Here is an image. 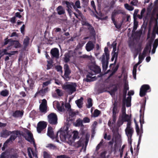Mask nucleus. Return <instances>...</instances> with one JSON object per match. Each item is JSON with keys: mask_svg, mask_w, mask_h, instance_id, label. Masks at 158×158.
<instances>
[{"mask_svg": "<svg viewBox=\"0 0 158 158\" xmlns=\"http://www.w3.org/2000/svg\"><path fill=\"white\" fill-rule=\"evenodd\" d=\"M46 147L49 148L50 149L56 150L57 149V147L52 143H49L48 144Z\"/></svg>", "mask_w": 158, "mask_h": 158, "instance_id": "nucleus-41", "label": "nucleus"}, {"mask_svg": "<svg viewBox=\"0 0 158 158\" xmlns=\"http://www.w3.org/2000/svg\"><path fill=\"white\" fill-rule=\"evenodd\" d=\"M81 7L80 1H77L75 3V5H74L73 8L76 9L77 8H80Z\"/></svg>", "mask_w": 158, "mask_h": 158, "instance_id": "nucleus-43", "label": "nucleus"}, {"mask_svg": "<svg viewBox=\"0 0 158 158\" xmlns=\"http://www.w3.org/2000/svg\"><path fill=\"white\" fill-rule=\"evenodd\" d=\"M40 105L47 106V101L45 99H43L42 100V102Z\"/></svg>", "mask_w": 158, "mask_h": 158, "instance_id": "nucleus-63", "label": "nucleus"}, {"mask_svg": "<svg viewBox=\"0 0 158 158\" xmlns=\"http://www.w3.org/2000/svg\"><path fill=\"white\" fill-rule=\"evenodd\" d=\"M83 100V98L81 97L80 99H78L75 101L78 107L80 108H81L82 107Z\"/></svg>", "mask_w": 158, "mask_h": 158, "instance_id": "nucleus-27", "label": "nucleus"}, {"mask_svg": "<svg viewBox=\"0 0 158 158\" xmlns=\"http://www.w3.org/2000/svg\"><path fill=\"white\" fill-rule=\"evenodd\" d=\"M124 6L125 9L127 10H133L134 9V7L132 6H130L127 3L124 4Z\"/></svg>", "mask_w": 158, "mask_h": 158, "instance_id": "nucleus-47", "label": "nucleus"}, {"mask_svg": "<svg viewBox=\"0 0 158 158\" xmlns=\"http://www.w3.org/2000/svg\"><path fill=\"white\" fill-rule=\"evenodd\" d=\"M95 45L91 41H89L86 44L85 48L87 52H90L94 48Z\"/></svg>", "mask_w": 158, "mask_h": 158, "instance_id": "nucleus-16", "label": "nucleus"}, {"mask_svg": "<svg viewBox=\"0 0 158 158\" xmlns=\"http://www.w3.org/2000/svg\"><path fill=\"white\" fill-rule=\"evenodd\" d=\"M44 158H51V156L47 152L44 151L43 152Z\"/></svg>", "mask_w": 158, "mask_h": 158, "instance_id": "nucleus-49", "label": "nucleus"}, {"mask_svg": "<svg viewBox=\"0 0 158 158\" xmlns=\"http://www.w3.org/2000/svg\"><path fill=\"white\" fill-rule=\"evenodd\" d=\"M78 136V133L77 131H75L73 135V139H77Z\"/></svg>", "mask_w": 158, "mask_h": 158, "instance_id": "nucleus-58", "label": "nucleus"}, {"mask_svg": "<svg viewBox=\"0 0 158 158\" xmlns=\"http://www.w3.org/2000/svg\"><path fill=\"white\" fill-rule=\"evenodd\" d=\"M60 132V137L61 140H65L66 139V131H59Z\"/></svg>", "mask_w": 158, "mask_h": 158, "instance_id": "nucleus-25", "label": "nucleus"}, {"mask_svg": "<svg viewBox=\"0 0 158 158\" xmlns=\"http://www.w3.org/2000/svg\"><path fill=\"white\" fill-rule=\"evenodd\" d=\"M59 133V131H58L56 135H54L53 132L52 130V127H49L48 129L47 135L52 139H55L56 140L58 139V134Z\"/></svg>", "mask_w": 158, "mask_h": 158, "instance_id": "nucleus-13", "label": "nucleus"}, {"mask_svg": "<svg viewBox=\"0 0 158 158\" xmlns=\"http://www.w3.org/2000/svg\"><path fill=\"white\" fill-rule=\"evenodd\" d=\"M63 4H66L69 10H71L72 9V7H73V3L72 2H69L66 1H64L62 2Z\"/></svg>", "mask_w": 158, "mask_h": 158, "instance_id": "nucleus-23", "label": "nucleus"}, {"mask_svg": "<svg viewBox=\"0 0 158 158\" xmlns=\"http://www.w3.org/2000/svg\"><path fill=\"white\" fill-rule=\"evenodd\" d=\"M122 119L123 120L124 122H127L130 121L131 120V117L128 114H127L126 112H124V114H123L122 116Z\"/></svg>", "mask_w": 158, "mask_h": 158, "instance_id": "nucleus-29", "label": "nucleus"}, {"mask_svg": "<svg viewBox=\"0 0 158 158\" xmlns=\"http://www.w3.org/2000/svg\"><path fill=\"white\" fill-rule=\"evenodd\" d=\"M56 158H70V157L67 155H64L60 156H57Z\"/></svg>", "mask_w": 158, "mask_h": 158, "instance_id": "nucleus-64", "label": "nucleus"}, {"mask_svg": "<svg viewBox=\"0 0 158 158\" xmlns=\"http://www.w3.org/2000/svg\"><path fill=\"white\" fill-rule=\"evenodd\" d=\"M156 10H141V15H138L137 17L139 19H141L143 17L145 20H148L150 19H152L156 14Z\"/></svg>", "mask_w": 158, "mask_h": 158, "instance_id": "nucleus-1", "label": "nucleus"}, {"mask_svg": "<svg viewBox=\"0 0 158 158\" xmlns=\"http://www.w3.org/2000/svg\"><path fill=\"white\" fill-rule=\"evenodd\" d=\"M101 113V111L98 109H96L94 111L93 116L94 117H98Z\"/></svg>", "mask_w": 158, "mask_h": 158, "instance_id": "nucleus-44", "label": "nucleus"}, {"mask_svg": "<svg viewBox=\"0 0 158 158\" xmlns=\"http://www.w3.org/2000/svg\"><path fill=\"white\" fill-rule=\"evenodd\" d=\"M27 133L28 135V137L25 135V134L23 133L21 134H20V133L19 135L23 137L26 140L30 143H31L32 141L34 140L32 134L28 130H27Z\"/></svg>", "mask_w": 158, "mask_h": 158, "instance_id": "nucleus-10", "label": "nucleus"}, {"mask_svg": "<svg viewBox=\"0 0 158 158\" xmlns=\"http://www.w3.org/2000/svg\"><path fill=\"white\" fill-rule=\"evenodd\" d=\"M39 109L41 112L46 113L47 111V106L40 105Z\"/></svg>", "mask_w": 158, "mask_h": 158, "instance_id": "nucleus-34", "label": "nucleus"}, {"mask_svg": "<svg viewBox=\"0 0 158 158\" xmlns=\"http://www.w3.org/2000/svg\"><path fill=\"white\" fill-rule=\"evenodd\" d=\"M56 93L57 94V95L59 96H62L63 94L61 93V90L58 89H56Z\"/></svg>", "mask_w": 158, "mask_h": 158, "instance_id": "nucleus-57", "label": "nucleus"}, {"mask_svg": "<svg viewBox=\"0 0 158 158\" xmlns=\"http://www.w3.org/2000/svg\"><path fill=\"white\" fill-rule=\"evenodd\" d=\"M50 53L52 57L58 58L59 57V51L58 48H54L52 49L50 52Z\"/></svg>", "mask_w": 158, "mask_h": 158, "instance_id": "nucleus-17", "label": "nucleus"}, {"mask_svg": "<svg viewBox=\"0 0 158 158\" xmlns=\"http://www.w3.org/2000/svg\"><path fill=\"white\" fill-rule=\"evenodd\" d=\"M122 10H114V12H113L111 15V19L113 22L115 21V18L119 14L121 13L123 15L125 14V13L124 12L121 11Z\"/></svg>", "mask_w": 158, "mask_h": 158, "instance_id": "nucleus-18", "label": "nucleus"}, {"mask_svg": "<svg viewBox=\"0 0 158 158\" xmlns=\"http://www.w3.org/2000/svg\"><path fill=\"white\" fill-rule=\"evenodd\" d=\"M30 40V38L27 36H26V38L24 39L23 42L24 49H25L28 45Z\"/></svg>", "mask_w": 158, "mask_h": 158, "instance_id": "nucleus-21", "label": "nucleus"}, {"mask_svg": "<svg viewBox=\"0 0 158 158\" xmlns=\"http://www.w3.org/2000/svg\"><path fill=\"white\" fill-rule=\"evenodd\" d=\"M47 62V70H48L51 68L52 66V62L48 61Z\"/></svg>", "mask_w": 158, "mask_h": 158, "instance_id": "nucleus-51", "label": "nucleus"}, {"mask_svg": "<svg viewBox=\"0 0 158 158\" xmlns=\"http://www.w3.org/2000/svg\"><path fill=\"white\" fill-rule=\"evenodd\" d=\"M27 82L29 85V86L28 88L24 87L25 91L27 88H28L29 90L32 89L34 87V81L32 79H29L27 81Z\"/></svg>", "mask_w": 158, "mask_h": 158, "instance_id": "nucleus-20", "label": "nucleus"}, {"mask_svg": "<svg viewBox=\"0 0 158 158\" xmlns=\"http://www.w3.org/2000/svg\"><path fill=\"white\" fill-rule=\"evenodd\" d=\"M129 87L128 85L126 83H125L124 85L123 91H127L129 90Z\"/></svg>", "mask_w": 158, "mask_h": 158, "instance_id": "nucleus-55", "label": "nucleus"}, {"mask_svg": "<svg viewBox=\"0 0 158 158\" xmlns=\"http://www.w3.org/2000/svg\"><path fill=\"white\" fill-rule=\"evenodd\" d=\"M76 115V114L75 112L73 111H70L69 112V119L70 120H72L73 119L72 118H73V119L74 117Z\"/></svg>", "mask_w": 158, "mask_h": 158, "instance_id": "nucleus-45", "label": "nucleus"}, {"mask_svg": "<svg viewBox=\"0 0 158 158\" xmlns=\"http://www.w3.org/2000/svg\"><path fill=\"white\" fill-rule=\"evenodd\" d=\"M152 42V40L149 41L148 42V44L146 45L144 48L142 53V55L144 56H146L148 51L149 53L150 52Z\"/></svg>", "mask_w": 158, "mask_h": 158, "instance_id": "nucleus-14", "label": "nucleus"}, {"mask_svg": "<svg viewBox=\"0 0 158 158\" xmlns=\"http://www.w3.org/2000/svg\"><path fill=\"white\" fill-rule=\"evenodd\" d=\"M113 114L114 115L115 114H116L117 113H118V111L117 109V103L115 102L113 104Z\"/></svg>", "mask_w": 158, "mask_h": 158, "instance_id": "nucleus-31", "label": "nucleus"}, {"mask_svg": "<svg viewBox=\"0 0 158 158\" xmlns=\"http://www.w3.org/2000/svg\"><path fill=\"white\" fill-rule=\"evenodd\" d=\"M130 4L133 6H137L138 4V2L137 0H133L131 2Z\"/></svg>", "mask_w": 158, "mask_h": 158, "instance_id": "nucleus-53", "label": "nucleus"}, {"mask_svg": "<svg viewBox=\"0 0 158 158\" xmlns=\"http://www.w3.org/2000/svg\"><path fill=\"white\" fill-rule=\"evenodd\" d=\"M82 120L80 118L77 119L76 121V123H74V125L76 127H80L83 126Z\"/></svg>", "mask_w": 158, "mask_h": 158, "instance_id": "nucleus-32", "label": "nucleus"}, {"mask_svg": "<svg viewBox=\"0 0 158 158\" xmlns=\"http://www.w3.org/2000/svg\"><path fill=\"white\" fill-rule=\"evenodd\" d=\"M138 25V22H134V26L133 27V29L132 30V32H134L137 29Z\"/></svg>", "mask_w": 158, "mask_h": 158, "instance_id": "nucleus-50", "label": "nucleus"}, {"mask_svg": "<svg viewBox=\"0 0 158 158\" xmlns=\"http://www.w3.org/2000/svg\"><path fill=\"white\" fill-rule=\"evenodd\" d=\"M92 70L95 73H99L101 71V69L100 67L98 66H95L93 67V69H92Z\"/></svg>", "mask_w": 158, "mask_h": 158, "instance_id": "nucleus-35", "label": "nucleus"}, {"mask_svg": "<svg viewBox=\"0 0 158 158\" xmlns=\"http://www.w3.org/2000/svg\"><path fill=\"white\" fill-rule=\"evenodd\" d=\"M26 102L25 100L22 99H20L18 100L16 103H15L17 107L21 106L23 105L24 104L26 103Z\"/></svg>", "mask_w": 158, "mask_h": 158, "instance_id": "nucleus-22", "label": "nucleus"}, {"mask_svg": "<svg viewBox=\"0 0 158 158\" xmlns=\"http://www.w3.org/2000/svg\"><path fill=\"white\" fill-rule=\"evenodd\" d=\"M95 77H92L89 74H87L86 75V78H84L83 80V81L87 82L94 81V78Z\"/></svg>", "mask_w": 158, "mask_h": 158, "instance_id": "nucleus-30", "label": "nucleus"}, {"mask_svg": "<svg viewBox=\"0 0 158 158\" xmlns=\"http://www.w3.org/2000/svg\"><path fill=\"white\" fill-rule=\"evenodd\" d=\"M9 94V92L8 90L6 89L0 92V95L3 97L7 96Z\"/></svg>", "mask_w": 158, "mask_h": 158, "instance_id": "nucleus-37", "label": "nucleus"}, {"mask_svg": "<svg viewBox=\"0 0 158 158\" xmlns=\"http://www.w3.org/2000/svg\"><path fill=\"white\" fill-rule=\"evenodd\" d=\"M87 102L88 104L86 105V107L87 108H90L93 105L92 99L90 98H88Z\"/></svg>", "mask_w": 158, "mask_h": 158, "instance_id": "nucleus-39", "label": "nucleus"}, {"mask_svg": "<svg viewBox=\"0 0 158 158\" xmlns=\"http://www.w3.org/2000/svg\"><path fill=\"white\" fill-rule=\"evenodd\" d=\"M83 121L84 123H89L90 121V119L89 118L85 117L83 118Z\"/></svg>", "mask_w": 158, "mask_h": 158, "instance_id": "nucleus-56", "label": "nucleus"}, {"mask_svg": "<svg viewBox=\"0 0 158 158\" xmlns=\"http://www.w3.org/2000/svg\"><path fill=\"white\" fill-rule=\"evenodd\" d=\"M109 59L108 60L105 57L104 54H103L102 56L101 61L102 64V69L103 71H106L107 70L108 67L109 60Z\"/></svg>", "mask_w": 158, "mask_h": 158, "instance_id": "nucleus-12", "label": "nucleus"}, {"mask_svg": "<svg viewBox=\"0 0 158 158\" xmlns=\"http://www.w3.org/2000/svg\"><path fill=\"white\" fill-rule=\"evenodd\" d=\"M151 91L150 86L147 84H144L141 86L139 91V95L141 97H143L146 94L147 92H150Z\"/></svg>", "mask_w": 158, "mask_h": 158, "instance_id": "nucleus-2", "label": "nucleus"}, {"mask_svg": "<svg viewBox=\"0 0 158 158\" xmlns=\"http://www.w3.org/2000/svg\"><path fill=\"white\" fill-rule=\"evenodd\" d=\"M23 114V111L20 110H17L14 112L12 116L15 118L22 117Z\"/></svg>", "mask_w": 158, "mask_h": 158, "instance_id": "nucleus-19", "label": "nucleus"}, {"mask_svg": "<svg viewBox=\"0 0 158 158\" xmlns=\"http://www.w3.org/2000/svg\"><path fill=\"white\" fill-rule=\"evenodd\" d=\"M104 138L105 139H107L108 140H110L111 139V136L110 135H109L107 136L106 133L104 134Z\"/></svg>", "mask_w": 158, "mask_h": 158, "instance_id": "nucleus-59", "label": "nucleus"}, {"mask_svg": "<svg viewBox=\"0 0 158 158\" xmlns=\"http://www.w3.org/2000/svg\"><path fill=\"white\" fill-rule=\"evenodd\" d=\"M48 122L52 125H56L57 123V117L56 114L51 113L48 116Z\"/></svg>", "mask_w": 158, "mask_h": 158, "instance_id": "nucleus-5", "label": "nucleus"}, {"mask_svg": "<svg viewBox=\"0 0 158 158\" xmlns=\"http://www.w3.org/2000/svg\"><path fill=\"white\" fill-rule=\"evenodd\" d=\"M64 74L62 77L66 81H68L70 79L69 75L71 73V70L69 66L67 64H64Z\"/></svg>", "mask_w": 158, "mask_h": 158, "instance_id": "nucleus-4", "label": "nucleus"}, {"mask_svg": "<svg viewBox=\"0 0 158 158\" xmlns=\"http://www.w3.org/2000/svg\"><path fill=\"white\" fill-rule=\"evenodd\" d=\"M55 68L57 72H60L62 73V67L61 65H58L56 66L55 67Z\"/></svg>", "mask_w": 158, "mask_h": 158, "instance_id": "nucleus-48", "label": "nucleus"}, {"mask_svg": "<svg viewBox=\"0 0 158 158\" xmlns=\"http://www.w3.org/2000/svg\"><path fill=\"white\" fill-rule=\"evenodd\" d=\"M70 56L69 54H65L64 58V62L66 63H67L69 62L70 60Z\"/></svg>", "mask_w": 158, "mask_h": 158, "instance_id": "nucleus-40", "label": "nucleus"}, {"mask_svg": "<svg viewBox=\"0 0 158 158\" xmlns=\"http://www.w3.org/2000/svg\"><path fill=\"white\" fill-rule=\"evenodd\" d=\"M91 14L96 17L98 19H102V17H103L104 14L103 13L101 10H91Z\"/></svg>", "mask_w": 158, "mask_h": 158, "instance_id": "nucleus-11", "label": "nucleus"}, {"mask_svg": "<svg viewBox=\"0 0 158 158\" xmlns=\"http://www.w3.org/2000/svg\"><path fill=\"white\" fill-rule=\"evenodd\" d=\"M126 134L128 138V140L130 139V143L131 144L132 142L131 138L134 132V129L132 127L126 128L125 130Z\"/></svg>", "mask_w": 158, "mask_h": 158, "instance_id": "nucleus-9", "label": "nucleus"}, {"mask_svg": "<svg viewBox=\"0 0 158 158\" xmlns=\"http://www.w3.org/2000/svg\"><path fill=\"white\" fill-rule=\"evenodd\" d=\"M15 134L16 135L20 134V131H12L5 129L1 132V136L3 138H6L11 134Z\"/></svg>", "mask_w": 158, "mask_h": 158, "instance_id": "nucleus-6", "label": "nucleus"}, {"mask_svg": "<svg viewBox=\"0 0 158 158\" xmlns=\"http://www.w3.org/2000/svg\"><path fill=\"white\" fill-rule=\"evenodd\" d=\"M79 57L80 58H83L84 59H90V56L88 55L84 54L82 56H80Z\"/></svg>", "mask_w": 158, "mask_h": 158, "instance_id": "nucleus-61", "label": "nucleus"}, {"mask_svg": "<svg viewBox=\"0 0 158 158\" xmlns=\"http://www.w3.org/2000/svg\"><path fill=\"white\" fill-rule=\"evenodd\" d=\"M104 52L105 53L103 54H104L105 56H106V58L108 60V59H109V53L108 51V48L107 47H106L104 48Z\"/></svg>", "mask_w": 158, "mask_h": 158, "instance_id": "nucleus-38", "label": "nucleus"}, {"mask_svg": "<svg viewBox=\"0 0 158 158\" xmlns=\"http://www.w3.org/2000/svg\"><path fill=\"white\" fill-rule=\"evenodd\" d=\"M146 100H145V103L142 104V105H141V109L140 110V120H139V122L141 124V127H142V124L144 123V119H143V114L144 113H143V114L142 113V111L143 110V111L145 109V104L146 103Z\"/></svg>", "mask_w": 158, "mask_h": 158, "instance_id": "nucleus-15", "label": "nucleus"}, {"mask_svg": "<svg viewBox=\"0 0 158 158\" xmlns=\"http://www.w3.org/2000/svg\"><path fill=\"white\" fill-rule=\"evenodd\" d=\"M74 146L77 148H78L82 146V150L83 148V147L84 146V142L82 140H80L77 143H75L74 144Z\"/></svg>", "mask_w": 158, "mask_h": 158, "instance_id": "nucleus-24", "label": "nucleus"}, {"mask_svg": "<svg viewBox=\"0 0 158 158\" xmlns=\"http://www.w3.org/2000/svg\"><path fill=\"white\" fill-rule=\"evenodd\" d=\"M47 126L46 122L43 121H40L37 124V130L39 133H40Z\"/></svg>", "mask_w": 158, "mask_h": 158, "instance_id": "nucleus-8", "label": "nucleus"}, {"mask_svg": "<svg viewBox=\"0 0 158 158\" xmlns=\"http://www.w3.org/2000/svg\"><path fill=\"white\" fill-rule=\"evenodd\" d=\"M13 43V45L15 48H19L21 47V45L18 41L14 40Z\"/></svg>", "mask_w": 158, "mask_h": 158, "instance_id": "nucleus-36", "label": "nucleus"}, {"mask_svg": "<svg viewBox=\"0 0 158 158\" xmlns=\"http://www.w3.org/2000/svg\"><path fill=\"white\" fill-rule=\"evenodd\" d=\"M17 135H11L9 139L6 141V143H9L10 141L12 142L13 141L15 140L17 137Z\"/></svg>", "mask_w": 158, "mask_h": 158, "instance_id": "nucleus-33", "label": "nucleus"}, {"mask_svg": "<svg viewBox=\"0 0 158 158\" xmlns=\"http://www.w3.org/2000/svg\"><path fill=\"white\" fill-rule=\"evenodd\" d=\"M142 49V44L140 43L138 45V48L135 49L136 53H137V54H138V53L141 51Z\"/></svg>", "mask_w": 158, "mask_h": 158, "instance_id": "nucleus-42", "label": "nucleus"}, {"mask_svg": "<svg viewBox=\"0 0 158 158\" xmlns=\"http://www.w3.org/2000/svg\"><path fill=\"white\" fill-rule=\"evenodd\" d=\"M76 84L74 83V85L73 83L72 84H69L64 85L63 86V88L64 90H67V91L69 94H72L76 91Z\"/></svg>", "mask_w": 158, "mask_h": 158, "instance_id": "nucleus-3", "label": "nucleus"}, {"mask_svg": "<svg viewBox=\"0 0 158 158\" xmlns=\"http://www.w3.org/2000/svg\"><path fill=\"white\" fill-rule=\"evenodd\" d=\"M126 104V102H123V104H122V112L123 114H124V112H125L126 111V108H125V105Z\"/></svg>", "mask_w": 158, "mask_h": 158, "instance_id": "nucleus-52", "label": "nucleus"}, {"mask_svg": "<svg viewBox=\"0 0 158 158\" xmlns=\"http://www.w3.org/2000/svg\"><path fill=\"white\" fill-rule=\"evenodd\" d=\"M158 45V38L156 39L153 44V47L156 48Z\"/></svg>", "mask_w": 158, "mask_h": 158, "instance_id": "nucleus-54", "label": "nucleus"}, {"mask_svg": "<svg viewBox=\"0 0 158 158\" xmlns=\"http://www.w3.org/2000/svg\"><path fill=\"white\" fill-rule=\"evenodd\" d=\"M113 23L114 25L115 26V27L119 29L121 28L122 26V25L121 24H119L117 25L116 21H113Z\"/></svg>", "mask_w": 158, "mask_h": 158, "instance_id": "nucleus-62", "label": "nucleus"}, {"mask_svg": "<svg viewBox=\"0 0 158 158\" xmlns=\"http://www.w3.org/2000/svg\"><path fill=\"white\" fill-rule=\"evenodd\" d=\"M106 152L104 151L101 153L100 156L101 158H106Z\"/></svg>", "mask_w": 158, "mask_h": 158, "instance_id": "nucleus-60", "label": "nucleus"}, {"mask_svg": "<svg viewBox=\"0 0 158 158\" xmlns=\"http://www.w3.org/2000/svg\"><path fill=\"white\" fill-rule=\"evenodd\" d=\"M127 93V91L123 90V97L122 102H126V106L127 107H130L131 106V97L129 96L127 98H126V96Z\"/></svg>", "mask_w": 158, "mask_h": 158, "instance_id": "nucleus-7", "label": "nucleus"}, {"mask_svg": "<svg viewBox=\"0 0 158 158\" xmlns=\"http://www.w3.org/2000/svg\"><path fill=\"white\" fill-rule=\"evenodd\" d=\"M64 103L62 102L61 105H60L59 103L58 102L56 104V108L58 110L62 112L64 111Z\"/></svg>", "mask_w": 158, "mask_h": 158, "instance_id": "nucleus-28", "label": "nucleus"}, {"mask_svg": "<svg viewBox=\"0 0 158 158\" xmlns=\"http://www.w3.org/2000/svg\"><path fill=\"white\" fill-rule=\"evenodd\" d=\"M91 36L93 38H95V31L94 28L92 26H90L88 28Z\"/></svg>", "mask_w": 158, "mask_h": 158, "instance_id": "nucleus-26", "label": "nucleus"}, {"mask_svg": "<svg viewBox=\"0 0 158 158\" xmlns=\"http://www.w3.org/2000/svg\"><path fill=\"white\" fill-rule=\"evenodd\" d=\"M7 154L6 151L3 152L0 156V158H8V155Z\"/></svg>", "mask_w": 158, "mask_h": 158, "instance_id": "nucleus-46", "label": "nucleus"}]
</instances>
